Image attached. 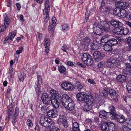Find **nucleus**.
<instances>
[{
	"mask_svg": "<svg viewBox=\"0 0 131 131\" xmlns=\"http://www.w3.org/2000/svg\"><path fill=\"white\" fill-rule=\"evenodd\" d=\"M61 101L62 105L70 113L74 110V104L72 99L66 94L61 96Z\"/></svg>",
	"mask_w": 131,
	"mask_h": 131,
	"instance_id": "f257e3e1",
	"label": "nucleus"
},
{
	"mask_svg": "<svg viewBox=\"0 0 131 131\" xmlns=\"http://www.w3.org/2000/svg\"><path fill=\"white\" fill-rule=\"evenodd\" d=\"M76 97L78 100L80 101L92 103L93 102V99L92 96L88 95L85 93L80 92L77 94Z\"/></svg>",
	"mask_w": 131,
	"mask_h": 131,
	"instance_id": "f03ea898",
	"label": "nucleus"
},
{
	"mask_svg": "<svg viewBox=\"0 0 131 131\" xmlns=\"http://www.w3.org/2000/svg\"><path fill=\"white\" fill-rule=\"evenodd\" d=\"M113 12L115 15L119 17H126L127 19H131L130 14L129 12L124 9H114L113 10Z\"/></svg>",
	"mask_w": 131,
	"mask_h": 131,
	"instance_id": "7ed1b4c3",
	"label": "nucleus"
},
{
	"mask_svg": "<svg viewBox=\"0 0 131 131\" xmlns=\"http://www.w3.org/2000/svg\"><path fill=\"white\" fill-rule=\"evenodd\" d=\"M101 129L105 131H113L115 128V125L111 122H103L101 124Z\"/></svg>",
	"mask_w": 131,
	"mask_h": 131,
	"instance_id": "20e7f679",
	"label": "nucleus"
},
{
	"mask_svg": "<svg viewBox=\"0 0 131 131\" xmlns=\"http://www.w3.org/2000/svg\"><path fill=\"white\" fill-rule=\"evenodd\" d=\"M52 122L51 119L44 116H42L40 118V124L41 126L45 127L50 128L52 124Z\"/></svg>",
	"mask_w": 131,
	"mask_h": 131,
	"instance_id": "39448f33",
	"label": "nucleus"
},
{
	"mask_svg": "<svg viewBox=\"0 0 131 131\" xmlns=\"http://www.w3.org/2000/svg\"><path fill=\"white\" fill-rule=\"evenodd\" d=\"M93 30L94 32L97 35H102L103 30L98 21H96L94 23Z\"/></svg>",
	"mask_w": 131,
	"mask_h": 131,
	"instance_id": "423d86ee",
	"label": "nucleus"
},
{
	"mask_svg": "<svg viewBox=\"0 0 131 131\" xmlns=\"http://www.w3.org/2000/svg\"><path fill=\"white\" fill-rule=\"evenodd\" d=\"M116 60L114 58H110L107 61L106 66L108 68H115L117 66Z\"/></svg>",
	"mask_w": 131,
	"mask_h": 131,
	"instance_id": "0eeeda50",
	"label": "nucleus"
},
{
	"mask_svg": "<svg viewBox=\"0 0 131 131\" xmlns=\"http://www.w3.org/2000/svg\"><path fill=\"white\" fill-rule=\"evenodd\" d=\"M56 20L55 16L53 17L52 20L48 26V30L49 32L51 34H53L54 33L53 28L56 25Z\"/></svg>",
	"mask_w": 131,
	"mask_h": 131,
	"instance_id": "6e6552de",
	"label": "nucleus"
},
{
	"mask_svg": "<svg viewBox=\"0 0 131 131\" xmlns=\"http://www.w3.org/2000/svg\"><path fill=\"white\" fill-rule=\"evenodd\" d=\"M50 8L45 7L43 11V15L44 21L47 22L49 19V14Z\"/></svg>",
	"mask_w": 131,
	"mask_h": 131,
	"instance_id": "1a4fd4ad",
	"label": "nucleus"
},
{
	"mask_svg": "<svg viewBox=\"0 0 131 131\" xmlns=\"http://www.w3.org/2000/svg\"><path fill=\"white\" fill-rule=\"evenodd\" d=\"M58 123L60 124H63L65 128H67L68 126L67 119L64 116H60L58 120Z\"/></svg>",
	"mask_w": 131,
	"mask_h": 131,
	"instance_id": "9d476101",
	"label": "nucleus"
},
{
	"mask_svg": "<svg viewBox=\"0 0 131 131\" xmlns=\"http://www.w3.org/2000/svg\"><path fill=\"white\" fill-rule=\"evenodd\" d=\"M41 99L45 104L48 105L50 103L51 100L48 95L46 93H43L41 97Z\"/></svg>",
	"mask_w": 131,
	"mask_h": 131,
	"instance_id": "9b49d317",
	"label": "nucleus"
},
{
	"mask_svg": "<svg viewBox=\"0 0 131 131\" xmlns=\"http://www.w3.org/2000/svg\"><path fill=\"white\" fill-rule=\"evenodd\" d=\"M61 86L63 89L66 90H72L73 88L72 85L68 82H63Z\"/></svg>",
	"mask_w": 131,
	"mask_h": 131,
	"instance_id": "f8f14e48",
	"label": "nucleus"
},
{
	"mask_svg": "<svg viewBox=\"0 0 131 131\" xmlns=\"http://www.w3.org/2000/svg\"><path fill=\"white\" fill-rule=\"evenodd\" d=\"M101 26L104 30L106 31H110V23L104 21L101 23Z\"/></svg>",
	"mask_w": 131,
	"mask_h": 131,
	"instance_id": "ddd939ff",
	"label": "nucleus"
},
{
	"mask_svg": "<svg viewBox=\"0 0 131 131\" xmlns=\"http://www.w3.org/2000/svg\"><path fill=\"white\" fill-rule=\"evenodd\" d=\"M50 93L51 95L50 97V99L58 98L60 97V95L58 93V92L54 90H51Z\"/></svg>",
	"mask_w": 131,
	"mask_h": 131,
	"instance_id": "4468645a",
	"label": "nucleus"
},
{
	"mask_svg": "<svg viewBox=\"0 0 131 131\" xmlns=\"http://www.w3.org/2000/svg\"><path fill=\"white\" fill-rule=\"evenodd\" d=\"M58 98L51 99V102L53 107L55 108H58L59 106V103L58 101Z\"/></svg>",
	"mask_w": 131,
	"mask_h": 131,
	"instance_id": "2eb2a0df",
	"label": "nucleus"
},
{
	"mask_svg": "<svg viewBox=\"0 0 131 131\" xmlns=\"http://www.w3.org/2000/svg\"><path fill=\"white\" fill-rule=\"evenodd\" d=\"M47 114L49 117L52 118H54L58 115L57 112L53 109L47 112Z\"/></svg>",
	"mask_w": 131,
	"mask_h": 131,
	"instance_id": "dca6fc26",
	"label": "nucleus"
},
{
	"mask_svg": "<svg viewBox=\"0 0 131 131\" xmlns=\"http://www.w3.org/2000/svg\"><path fill=\"white\" fill-rule=\"evenodd\" d=\"M116 78L118 82L122 83L125 81L126 79V77L124 75L120 74L117 76Z\"/></svg>",
	"mask_w": 131,
	"mask_h": 131,
	"instance_id": "f3484780",
	"label": "nucleus"
},
{
	"mask_svg": "<svg viewBox=\"0 0 131 131\" xmlns=\"http://www.w3.org/2000/svg\"><path fill=\"white\" fill-rule=\"evenodd\" d=\"M93 100L92 103L89 102L86 103L82 107L83 110L85 111H88L90 110L92 108L91 104L93 103Z\"/></svg>",
	"mask_w": 131,
	"mask_h": 131,
	"instance_id": "a211bd4d",
	"label": "nucleus"
},
{
	"mask_svg": "<svg viewBox=\"0 0 131 131\" xmlns=\"http://www.w3.org/2000/svg\"><path fill=\"white\" fill-rule=\"evenodd\" d=\"M91 48L93 50H96L98 49L99 47V44L97 41L95 40L91 44Z\"/></svg>",
	"mask_w": 131,
	"mask_h": 131,
	"instance_id": "6ab92c4d",
	"label": "nucleus"
},
{
	"mask_svg": "<svg viewBox=\"0 0 131 131\" xmlns=\"http://www.w3.org/2000/svg\"><path fill=\"white\" fill-rule=\"evenodd\" d=\"M107 42L112 46L117 44L118 42L117 40L115 38H113L110 39H107Z\"/></svg>",
	"mask_w": 131,
	"mask_h": 131,
	"instance_id": "aec40b11",
	"label": "nucleus"
},
{
	"mask_svg": "<svg viewBox=\"0 0 131 131\" xmlns=\"http://www.w3.org/2000/svg\"><path fill=\"white\" fill-rule=\"evenodd\" d=\"M103 49L106 51L110 52L112 50V46L106 41L103 46Z\"/></svg>",
	"mask_w": 131,
	"mask_h": 131,
	"instance_id": "412c9836",
	"label": "nucleus"
},
{
	"mask_svg": "<svg viewBox=\"0 0 131 131\" xmlns=\"http://www.w3.org/2000/svg\"><path fill=\"white\" fill-rule=\"evenodd\" d=\"M108 113L104 110L101 111L99 113V116L101 118L107 119L108 117L107 114Z\"/></svg>",
	"mask_w": 131,
	"mask_h": 131,
	"instance_id": "4be33fe9",
	"label": "nucleus"
},
{
	"mask_svg": "<svg viewBox=\"0 0 131 131\" xmlns=\"http://www.w3.org/2000/svg\"><path fill=\"white\" fill-rule=\"evenodd\" d=\"M110 24L115 27L116 28L118 27L119 26H121L122 24L121 23L118 21L114 20H112L110 22Z\"/></svg>",
	"mask_w": 131,
	"mask_h": 131,
	"instance_id": "5701e85b",
	"label": "nucleus"
},
{
	"mask_svg": "<svg viewBox=\"0 0 131 131\" xmlns=\"http://www.w3.org/2000/svg\"><path fill=\"white\" fill-rule=\"evenodd\" d=\"M108 92L111 97L113 99H116L118 95V94L116 91L113 89H110Z\"/></svg>",
	"mask_w": 131,
	"mask_h": 131,
	"instance_id": "b1692460",
	"label": "nucleus"
},
{
	"mask_svg": "<svg viewBox=\"0 0 131 131\" xmlns=\"http://www.w3.org/2000/svg\"><path fill=\"white\" fill-rule=\"evenodd\" d=\"M91 41L90 38L88 37H85L82 40V45L85 46H88Z\"/></svg>",
	"mask_w": 131,
	"mask_h": 131,
	"instance_id": "393cba45",
	"label": "nucleus"
},
{
	"mask_svg": "<svg viewBox=\"0 0 131 131\" xmlns=\"http://www.w3.org/2000/svg\"><path fill=\"white\" fill-rule=\"evenodd\" d=\"M93 57L96 60L100 59L102 57L101 52L98 51H95L94 52Z\"/></svg>",
	"mask_w": 131,
	"mask_h": 131,
	"instance_id": "a878e982",
	"label": "nucleus"
},
{
	"mask_svg": "<svg viewBox=\"0 0 131 131\" xmlns=\"http://www.w3.org/2000/svg\"><path fill=\"white\" fill-rule=\"evenodd\" d=\"M4 25L5 26H8L10 24V19L9 18L6 14H4Z\"/></svg>",
	"mask_w": 131,
	"mask_h": 131,
	"instance_id": "bb28decb",
	"label": "nucleus"
},
{
	"mask_svg": "<svg viewBox=\"0 0 131 131\" xmlns=\"http://www.w3.org/2000/svg\"><path fill=\"white\" fill-rule=\"evenodd\" d=\"M110 111V113L112 116L115 117L116 115L115 108L112 105L108 107Z\"/></svg>",
	"mask_w": 131,
	"mask_h": 131,
	"instance_id": "cd10ccee",
	"label": "nucleus"
},
{
	"mask_svg": "<svg viewBox=\"0 0 131 131\" xmlns=\"http://www.w3.org/2000/svg\"><path fill=\"white\" fill-rule=\"evenodd\" d=\"M72 131H80L78 123L75 122L73 123Z\"/></svg>",
	"mask_w": 131,
	"mask_h": 131,
	"instance_id": "c85d7f7f",
	"label": "nucleus"
},
{
	"mask_svg": "<svg viewBox=\"0 0 131 131\" xmlns=\"http://www.w3.org/2000/svg\"><path fill=\"white\" fill-rule=\"evenodd\" d=\"M115 120L118 122L122 123H124L126 121L125 117L123 115L118 116L116 118Z\"/></svg>",
	"mask_w": 131,
	"mask_h": 131,
	"instance_id": "c756f323",
	"label": "nucleus"
},
{
	"mask_svg": "<svg viewBox=\"0 0 131 131\" xmlns=\"http://www.w3.org/2000/svg\"><path fill=\"white\" fill-rule=\"evenodd\" d=\"M90 55L87 53H84L81 59L82 61L85 64L86 63V61H87L88 60V58H89V56Z\"/></svg>",
	"mask_w": 131,
	"mask_h": 131,
	"instance_id": "7c9ffc66",
	"label": "nucleus"
},
{
	"mask_svg": "<svg viewBox=\"0 0 131 131\" xmlns=\"http://www.w3.org/2000/svg\"><path fill=\"white\" fill-rule=\"evenodd\" d=\"M89 57V58H88V60L87 61H86V63H85V64L88 66H91L93 64V61L90 55Z\"/></svg>",
	"mask_w": 131,
	"mask_h": 131,
	"instance_id": "2f4dec72",
	"label": "nucleus"
},
{
	"mask_svg": "<svg viewBox=\"0 0 131 131\" xmlns=\"http://www.w3.org/2000/svg\"><path fill=\"white\" fill-rule=\"evenodd\" d=\"M124 3V2H116L115 4V6L117 8V9H119L118 8H123V5Z\"/></svg>",
	"mask_w": 131,
	"mask_h": 131,
	"instance_id": "473e14b6",
	"label": "nucleus"
},
{
	"mask_svg": "<svg viewBox=\"0 0 131 131\" xmlns=\"http://www.w3.org/2000/svg\"><path fill=\"white\" fill-rule=\"evenodd\" d=\"M121 35H126L128 33V30L126 28H121Z\"/></svg>",
	"mask_w": 131,
	"mask_h": 131,
	"instance_id": "72a5a7b5",
	"label": "nucleus"
},
{
	"mask_svg": "<svg viewBox=\"0 0 131 131\" xmlns=\"http://www.w3.org/2000/svg\"><path fill=\"white\" fill-rule=\"evenodd\" d=\"M121 28L119 29L117 28L113 30V31L114 33L118 35H121Z\"/></svg>",
	"mask_w": 131,
	"mask_h": 131,
	"instance_id": "f704fd0d",
	"label": "nucleus"
},
{
	"mask_svg": "<svg viewBox=\"0 0 131 131\" xmlns=\"http://www.w3.org/2000/svg\"><path fill=\"white\" fill-rule=\"evenodd\" d=\"M59 72L61 73H63L65 72L66 70V68L63 66L61 65L58 68Z\"/></svg>",
	"mask_w": 131,
	"mask_h": 131,
	"instance_id": "c9c22d12",
	"label": "nucleus"
},
{
	"mask_svg": "<svg viewBox=\"0 0 131 131\" xmlns=\"http://www.w3.org/2000/svg\"><path fill=\"white\" fill-rule=\"evenodd\" d=\"M105 66L104 61H102L99 62L97 66V68L103 69L104 68Z\"/></svg>",
	"mask_w": 131,
	"mask_h": 131,
	"instance_id": "e433bc0d",
	"label": "nucleus"
},
{
	"mask_svg": "<svg viewBox=\"0 0 131 131\" xmlns=\"http://www.w3.org/2000/svg\"><path fill=\"white\" fill-rule=\"evenodd\" d=\"M126 87L128 92L131 93V80L128 81Z\"/></svg>",
	"mask_w": 131,
	"mask_h": 131,
	"instance_id": "4c0bfd02",
	"label": "nucleus"
},
{
	"mask_svg": "<svg viewBox=\"0 0 131 131\" xmlns=\"http://www.w3.org/2000/svg\"><path fill=\"white\" fill-rule=\"evenodd\" d=\"M77 89L78 91H81V90L84 88L83 86L80 83H78L77 84Z\"/></svg>",
	"mask_w": 131,
	"mask_h": 131,
	"instance_id": "58836bf2",
	"label": "nucleus"
},
{
	"mask_svg": "<svg viewBox=\"0 0 131 131\" xmlns=\"http://www.w3.org/2000/svg\"><path fill=\"white\" fill-rule=\"evenodd\" d=\"M15 35V32L14 31H13L9 33V38H10V40H12L14 38Z\"/></svg>",
	"mask_w": 131,
	"mask_h": 131,
	"instance_id": "ea45409f",
	"label": "nucleus"
},
{
	"mask_svg": "<svg viewBox=\"0 0 131 131\" xmlns=\"http://www.w3.org/2000/svg\"><path fill=\"white\" fill-rule=\"evenodd\" d=\"M127 43L130 49H131V37H129L127 39Z\"/></svg>",
	"mask_w": 131,
	"mask_h": 131,
	"instance_id": "a19ab883",
	"label": "nucleus"
},
{
	"mask_svg": "<svg viewBox=\"0 0 131 131\" xmlns=\"http://www.w3.org/2000/svg\"><path fill=\"white\" fill-rule=\"evenodd\" d=\"M23 48L22 46H20L18 48V50H17L16 52V53L18 55L22 51Z\"/></svg>",
	"mask_w": 131,
	"mask_h": 131,
	"instance_id": "79ce46f5",
	"label": "nucleus"
},
{
	"mask_svg": "<svg viewBox=\"0 0 131 131\" xmlns=\"http://www.w3.org/2000/svg\"><path fill=\"white\" fill-rule=\"evenodd\" d=\"M90 14V12L88 10H86V12L85 14V19L87 21L89 19V16Z\"/></svg>",
	"mask_w": 131,
	"mask_h": 131,
	"instance_id": "37998d69",
	"label": "nucleus"
},
{
	"mask_svg": "<svg viewBox=\"0 0 131 131\" xmlns=\"http://www.w3.org/2000/svg\"><path fill=\"white\" fill-rule=\"evenodd\" d=\"M8 26H5L4 25L1 26L0 28V32L4 31Z\"/></svg>",
	"mask_w": 131,
	"mask_h": 131,
	"instance_id": "c03bdc74",
	"label": "nucleus"
},
{
	"mask_svg": "<svg viewBox=\"0 0 131 131\" xmlns=\"http://www.w3.org/2000/svg\"><path fill=\"white\" fill-rule=\"evenodd\" d=\"M50 44V41L49 39H47L45 43V47H49Z\"/></svg>",
	"mask_w": 131,
	"mask_h": 131,
	"instance_id": "a18cd8bd",
	"label": "nucleus"
},
{
	"mask_svg": "<svg viewBox=\"0 0 131 131\" xmlns=\"http://www.w3.org/2000/svg\"><path fill=\"white\" fill-rule=\"evenodd\" d=\"M45 7L50 8V3L49 0H46L45 3Z\"/></svg>",
	"mask_w": 131,
	"mask_h": 131,
	"instance_id": "49530a36",
	"label": "nucleus"
},
{
	"mask_svg": "<svg viewBox=\"0 0 131 131\" xmlns=\"http://www.w3.org/2000/svg\"><path fill=\"white\" fill-rule=\"evenodd\" d=\"M106 3L107 4H115V0H106Z\"/></svg>",
	"mask_w": 131,
	"mask_h": 131,
	"instance_id": "de8ad7c7",
	"label": "nucleus"
},
{
	"mask_svg": "<svg viewBox=\"0 0 131 131\" xmlns=\"http://www.w3.org/2000/svg\"><path fill=\"white\" fill-rule=\"evenodd\" d=\"M99 92L100 94L101 95H104L105 93L106 92V91L104 90V89L103 88L100 89Z\"/></svg>",
	"mask_w": 131,
	"mask_h": 131,
	"instance_id": "09e8293b",
	"label": "nucleus"
},
{
	"mask_svg": "<svg viewBox=\"0 0 131 131\" xmlns=\"http://www.w3.org/2000/svg\"><path fill=\"white\" fill-rule=\"evenodd\" d=\"M124 4L123 5V8L122 9H126L127 8L129 7L130 6V5L128 3L124 2Z\"/></svg>",
	"mask_w": 131,
	"mask_h": 131,
	"instance_id": "8fccbe9b",
	"label": "nucleus"
},
{
	"mask_svg": "<svg viewBox=\"0 0 131 131\" xmlns=\"http://www.w3.org/2000/svg\"><path fill=\"white\" fill-rule=\"evenodd\" d=\"M109 37V36L108 35H106L103 36L101 38V40L102 41H104L105 43V41H106V39H107Z\"/></svg>",
	"mask_w": 131,
	"mask_h": 131,
	"instance_id": "3c124183",
	"label": "nucleus"
},
{
	"mask_svg": "<svg viewBox=\"0 0 131 131\" xmlns=\"http://www.w3.org/2000/svg\"><path fill=\"white\" fill-rule=\"evenodd\" d=\"M27 125L30 127H31L33 126V124L31 121L29 119H28L27 120Z\"/></svg>",
	"mask_w": 131,
	"mask_h": 131,
	"instance_id": "603ef678",
	"label": "nucleus"
},
{
	"mask_svg": "<svg viewBox=\"0 0 131 131\" xmlns=\"http://www.w3.org/2000/svg\"><path fill=\"white\" fill-rule=\"evenodd\" d=\"M48 131H60V129L57 127H54Z\"/></svg>",
	"mask_w": 131,
	"mask_h": 131,
	"instance_id": "864d4df0",
	"label": "nucleus"
},
{
	"mask_svg": "<svg viewBox=\"0 0 131 131\" xmlns=\"http://www.w3.org/2000/svg\"><path fill=\"white\" fill-rule=\"evenodd\" d=\"M48 107L45 106H43L41 107V111L43 113H45L47 110Z\"/></svg>",
	"mask_w": 131,
	"mask_h": 131,
	"instance_id": "5fc2aeb1",
	"label": "nucleus"
},
{
	"mask_svg": "<svg viewBox=\"0 0 131 131\" xmlns=\"http://www.w3.org/2000/svg\"><path fill=\"white\" fill-rule=\"evenodd\" d=\"M36 88L35 90L36 92L37 93H38L40 92V89L39 87V86L38 85H37L35 87Z\"/></svg>",
	"mask_w": 131,
	"mask_h": 131,
	"instance_id": "6e6d98bb",
	"label": "nucleus"
},
{
	"mask_svg": "<svg viewBox=\"0 0 131 131\" xmlns=\"http://www.w3.org/2000/svg\"><path fill=\"white\" fill-rule=\"evenodd\" d=\"M130 108L129 106H128L124 109V111L126 112L128 114L130 112Z\"/></svg>",
	"mask_w": 131,
	"mask_h": 131,
	"instance_id": "4d7b16f0",
	"label": "nucleus"
},
{
	"mask_svg": "<svg viewBox=\"0 0 131 131\" xmlns=\"http://www.w3.org/2000/svg\"><path fill=\"white\" fill-rule=\"evenodd\" d=\"M62 29L63 30H66L68 28V26L66 24H64L62 26Z\"/></svg>",
	"mask_w": 131,
	"mask_h": 131,
	"instance_id": "13d9d810",
	"label": "nucleus"
},
{
	"mask_svg": "<svg viewBox=\"0 0 131 131\" xmlns=\"http://www.w3.org/2000/svg\"><path fill=\"white\" fill-rule=\"evenodd\" d=\"M25 78V76L24 75H22V74L19 77V79L21 82H23Z\"/></svg>",
	"mask_w": 131,
	"mask_h": 131,
	"instance_id": "bf43d9fd",
	"label": "nucleus"
},
{
	"mask_svg": "<svg viewBox=\"0 0 131 131\" xmlns=\"http://www.w3.org/2000/svg\"><path fill=\"white\" fill-rule=\"evenodd\" d=\"M88 81L91 84H92L93 85L95 84H96V83L95 81L92 80L90 79H88Z\"/></svg>",
	"mask_w": 131,
	"mask_h": 131,
	"instance_id": "052dcab7",
	"label": "nucleus"
},
{
	"mask_svg": "<svg viewBox=\"0 0 131 131\" xmlns=\"http://www.w3.org/2000/svg\"><path fill=\"white\" fill-rule=\"evenodd\" d=\"M15 115V114H14L13 119L12 121V122L13 124L15 123L17 121V118Z\"/></svg>",
	"mask_w": 131,
	"mask_h": 131,
	"instance_id": "680f3d73",
	"label": "nucleus"
},
{
	"mask_svg": "<svg viewBox=\"0 0 131 131\" xmlns=\"http://www.w3.org/2000/svg\"><path fill=\"white\" fill-rule=\"evenodd\" d=\"M61 48L63 50L66 52V50L67 49V47L66 45H64Z\"/></svg>",
	"mask_w": 131,
	"mask_h": 131,
	"instance_id": "e2e57ef3",
	"label": "nucleus"
},
{
	"mask_svg": "<svg viewBox=\"0 0 131 131\" xmlns=\"http://www.w3.org/2000/svg\"><path fill=\"white\" fill-rule=\"evenodd\" d=\"M130 129L125 126L123 128L122 131H129Z\"/></svg>",
	"mask_w": 131,
	"mask_h": 131,
	"instance_id": "0e129e2a",
	"label": "nucleus"
},
{
	"mask_svg": "<svg viewBox=\"0 0 131 131\" xmlns=\"http://www.w3.org/2000/svg\"><path fill=\"white\" fill-rule=\"evenodd\" d=\"M16 6H17L18 10H20L21 8L20 4V3H18L16 4Z\"/></svg>",
	"mask_w": 131,
	"mask_h": 131,
	"instance_id": "69168bd1",
	"label": "nucleus"
},
{
	"mask_svg": "<svg viewBox=\"0 0 131 131\" xmlns=\"http://www.w3.org/2000/svg\"><path fill=\"white\" fill-rule=\"evenodd\" d=\"M42 38V35L41 33H39L38 34V39L40 40Z\"/></svg>",
	"mask_w": 131,
	"mask_h": 131,
	"instance_id": "338daca9",
	"label": "nucleus"
},
{
	"mask_svg": "<svg viewBox=\"0 0 131 131\" xmlns=\"http://www.w3.org/2000/svg\"><path fill=\"white\" fill-rule=\"evenodd\" d=\"M19 113V109L18 107H16L15 109V115H18Z\"/></svg>",
	"mask_w": 131,
	"mask_h": 131,
	"instance_id": "774afa93",
	"label": "nucleus"
}]
</instances>
